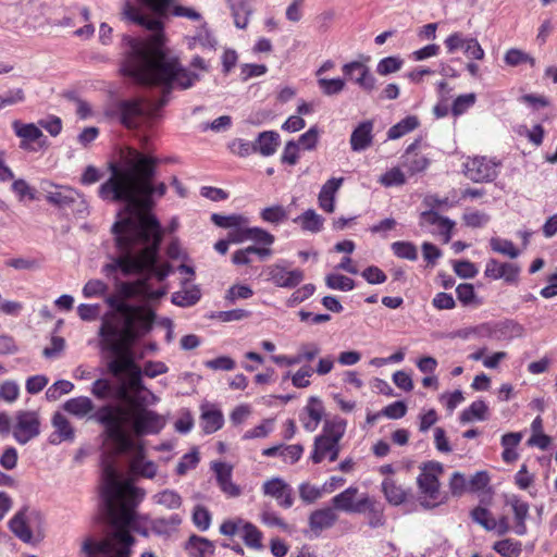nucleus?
<instances>
[{
  "mask_svg": "<svg viewBox=\"0 0 557 557\" xmlns=\"http://www.w3.org/2000/svg\"><path fill=\"white\" fill-rule=\"evenodd\" d=\"M131 156L124 165L109 164L110 177L99 186L98 195L106 201L126 203L133 213L116 221L112 232L131 231L145 236L161 230L160 222L150 211L154 207L153 195L163 197L168 187L163 182L153 184L160 162L158 158L137 150H132Z\"/></svg>",
  "mask_w": 557,
  "mask_h": 557,
  "instance_id": "obj_1",
  "label": "nucleus"
},
{
  "mask_svg": "<svg viewBox=\"0 0 557 557\" xmlns=\"http://www.w3.org/2000/svg\"><path fill=\"white\" fill-rule=\"evenodd\" d=\"M172 2L165 17L170 13ZM159 18L144 14L131 1H125L122 8L123 18L153 32L146 40L132 46L125 65V73L140 84L163 86V95L157 101L156 109L164 107L173 87L188 89L199 81V75L183 67L176 57L170 55L164 46L163 23Z\"/></svg>",
  "mask_w": 557,
  "mask_h": 557,
  "instance_id": "obj_2",
  "label": "nucleus"
},
{
  "mask_svg": "<svg viewBox=\"0 0 557 557\" xmlns=\"http://www.w3.org/2000/svg\"><path fill=\"white\" fill-rule=\"evenodd\" d=\"M94 419L103 426L107 441L111 442L117 454H126L135 448V441L126 430L131 422L135 435L158 434L165 425L163 418L146 406L129 400V407L107 404L97 409Z\"/></svg>",
  "mask_w": 557,
  "mask_h": 557,
  "instance_id": "obj_3",
  "label": "nucleus"
},
{
  "mask_svg": "<svg viewBox=\"0 0 557 557\" xmlns=\"http://www.w3.org/2000/svg\"><path fill=\"white\" fill-rule=\"evenodd\" d=\"M112 233L117 256L111 263L106 264L107 273L120 270L123 275L128 276L148 272L149 278L153 275L160 282L170 274L171 265L168 262L158 264L162 230L147 233L145 236L133 234L131 231Z\"/></svg>",
  "mask_w": 557,
  "mask_h": 557,
  "instance_id": "obj_4",
  "label": "nucleus"
},
{
  "mask_svg": "<svg viewBox=\"0 0 557 557\" xmlns=\"http://www.w3.org/2000/svg\"><path fill=\"white\" fill-rule=\"evenodd\" d=\"M101 496L106 505L110 523L115 528L113 536L120 544L114 554L107 557H129L135 537L128 527L135 519V508L144 494L131 482H121L112 465L103 468V486Z\"/></svg>",
  "mask_w": 557,
  "mask_h": 557,
  "instance_id": "obj_5",
  "label": "nucleus"
},
{
  "mask_svg": "<svg viewBox=\"0 0 557 557\" xmlns=\"http://www.w3.org/2000/svg\"><path fill=\"white\" fill-rule=\"evenodd\" d=\"M106 302L111 311L101 319L98 333L101 349L112 343L137 342L151 331L156 320L151 308L129 305L119 294L109 296Z\"/></svg>",
  "mask_w": 557,
  "mask_h": 557,
  "instance_id": "obj_6",
  "label": "nucleus"
},
{
  "mask_svg": "<svg viewBox=\"0 0 557 557\" xmlns=\"http://www.w3.org/2000/svg\"><path fill=\"white\" fill-rule=\"evenodd\" d=\"M136 342L112 343L110 347L102 348V351L109 352L112 358L107 362L108 372L114 377L127 375V391L141 392L145 386L143 383L141 368L136 363L133 346Z\"/></svg>",
  "mask_w": 557,
  "mask_h": 557,
  "instance_id": "obj_7",
  "label": "nucleus"
},
{
  "mask_svg": "<svg viewBox=\"0 0 557 557\" xmlns=\"http://www.w3.org/2000/svg\"><path fill=\"white\" fill-rule=\"evenodd\" d=\"M347 428L346 420L334 418L326 420L321 434L315 436L310 459L313 463H321L324 459L331 462L337 460L341 453L339 442L345 435Z\"/></svg>",
  "mask_w": 557,
  "mask_h": 557,
  "instance_id": "obj_8",
  "label": "nucleus"
},
{
  "mask_svg": "<svg viewBox=\"0 0 557 557\" xmlns=\"http://www.w3.org/2000/svg\"><path fill=\"white\" fill-rule=\"evenodd\" d=\"M420 474L417 484L421 494L420 505L424 509H432L442 503L440 476L444 471L443 465L438 461H428L420 467Z\"/></svg>",
  "mask_w": 557,
  "mask_h": 557,
  "instance_id": "obj_9",
  "label": "nucleus"
},
{
  "mask_svg": "<svg viewBox=\"0 0 557 557\" xmlns=\"http://www.w3.org/2000/svg\"><path fill=\"white\" fill-rule=\"evenodd\" d=\"M45 518L36 509L27 507L18 510L9 521L11 532L24 543H33L44 537Z\"/></svg>",
  "mask_w": 557,
  "mask_h": 557,
  "instance_id": "obj_10",
  "label": "nucleus"
},
{
  "mask_svg": "<svg viewBox=\"0 0 557 557\" xmlns=\"http://www.w3.org/2000/svg\"><path fill=\"white\" fill-rule=\"evenodd\" d=\"M120 123L128 128H138L146 120L152 116V111L147 110L139 98L121 100L116 103Z\"/></svg>",
  "mask_w": 557,
  "mask_h": 557,
  "instance_id": "obj_11",
  "label": "nucleus"
},
{
  "mask_svg": "<svg viewBox=\"0 0 557 557\" xmlns=\"http://www.w3.org/2000/svg\"><path fill=\"white\" fill-rule=\"evenodd\" d=\"M500 163L487 157L468 158L463 163V173L467 178L475 183L492 182L498 175Z\"/></svg>",
  "mask_w": 557,
  "mask_h": 557,
  "instance_id": "obj_12",
  "label": "nucleus"
},
{
  "mask_svg": "<svg viewBox=\"0 0 557 557\" xmlns=\"http://www.w3.org/2000/svg\"><path fill=\"white\" fill-rule=\"evenodd\" d=\"M14 440L25 445L40 434V419L36 411L20 410L15 414V423L12 429Z\"/></svg>",
  "mask_w": 557,
  "mask_h": 557,
  "instance_id": "obj_13",
  "label": "nucleus"
},
{
  "mask_svg": "<svg viewBox=\"0 0 557 557\" xmlns=\"http://www.w3.org/2000/svg\"><path fill=\"white\" fill-rule=\"evenodd\" d=\"M117 293L125 300L135 297H143L146 299H159L165 294V290H152L149 284V276H146L134 282H122L117 286Z\"/></svg>",
  "mask_w": 557,
  "mask_h": 557,
  "instance_id": "obj_14",
  "label": "nucleus"
},
{
  "mask_svg": "<svg viewBox=\"0 0 557 557\" xmlns=\"http://www.w3.org/2000/svg\"><path fill=\"white\" fill-rule=\"evenodd\" d=\"M520 271V267L516 263L490 259L485 265L484 276L494 281L503 278L506 283L517 284Z\"/></svg>",
  "mask_w": 557,
  "mask_h": 557,
  "instance_id": "obj_15",
  "label": "nucleus"
},
{
  "mask_svg": "<svg viewBox=\"0 0 557 557\" xmlns=\"http://www.w3.org/2000/svg\"><path fill=\"white\" fill-rule=\"evenodd\" d=\"M342 71L345 76L356 83L367 92L375 89V77L371 74L370 69L359 61H352L343 65Z\"/></svg>",
  "mask_w": 557,
  "mask_h": 557,
  "instance_id": "obj_16",
  "label": "nucleus"
},
{
  "mask_svg": "<svg viewBox=\"0 0 557 557\" xmlns=\"http://www.w3.org/2000/svg\"><path fill=\"white\" fill-rule=\"evenodd\" d=\"M358 492V487L351 485L339 494L335 495L332 498L333 508L349 513H362V507L367 504L366 499L369 495L363 494L359 499L356 500Z\"/></svg>",
  "mask_w": 557,
  "mask_h": 557,
  "instance_id": "obj_17",
  "label": "nucleus"
},
{
  "mask_svg": "<svg viewBox=\"0 0 557 557\" xmlns=\"http://www.w3.org/2000/svg\"><path fill=\"white\" fill-rule=\"evenodd\" d=\"M265 496L273 497L283 508H290L294 504L293 488L281 478H272L262 484Z\"/></svg>",
  "mask_w": 557,
  "mask_h": 557,
  "instance_id": "obj_18",
  "label": "nucleus"
},
{
  "mask_svg": "<svg viewBox=\"0 0 557 557\" xmlns=\"http://www.w3.org/2000/svg\"><path fill=\"white\" fill-rule=\"evenodd\" d=\"M374 121L366 120L360 122L351 132L349 144L355 152L364 151L373 145Z\"/></svg>",
  "mask_w": 557,
  "mask_h": 557,
  "instance_id": "obj_19",
  "label": "nucleus"
},
{
  "mask_svg": "<svg viewBox=\"0 0 557 557\" xmlns=\"http://www.w3.org/2000/svg\"><path fill=\"white\" fill-rule=\"evenodd\" d=\"M269 276L272 283L277 287L295 288L305 278V273L300 269L287 270L284 267L275 264L270 268Z\"/></svg>",
  "mask_w": 557,
  "mask_h": 557,
  "instance_id": "obj_20",
  "label": "nucleus"
},
{
  "mask_svg": "<svg viewBox=\"0 0 557 557\" xmlns=\"http://www.w3.org/2000/svg\"><path fill=\"white\" fill-rule=\"evenodd\" d=\"M381 486L386 500L393 506H400L413 498L410 487L399 484L392 478L384 479Z\"/></svg>",
  "mask_w": 557,
  "mask_h": 557,
  "instance_id": "obj_21",
  "label": "nucleus"
},
{
  "mask_svg": "<svg viewBox=\"0 0 557 557\" xmlns=\"http://www.w3.org/2000/svg\"><path fill=\"white\" fill-rule=\"evenodd\" d=\"M212 470L215 474L216 483L220 487V490L227 496V497H238L242 494L240 487L235 484L232 481V472L233 468L232 466L225 463V462H214L212 465Z\"/></svg>",
  "mask_w": 557,
  "mask_h": 557,
  "instance_id": "obj_22",
  "label": "nucleus"
},
{
  "mask_svg": "<svg viewBox=\"0 0 557 557\" xmlns=\"http://www.w3.org/2000/svg\"><path fill=\"white\" fill-rule=\"evenodd\" d=\"M324 414V407L322 401L317 397H310L304 408L299 420L304 429L308 432H313L319 426Z\"/></svg>",
  "mask_w": 557,
  "mask_h": 557,
  "instance_id": "obj_23",
  "label": "nucleus"
},
{
  "mask_svg": "<svg viewBox=\"0 0 557 557\" xmlns=\"http://www.w3.org/2000/svg\"><path fill=\"white\" fill-rule=\"evenodd\" d=\"M344 183V177H332L327 180L321 187L318 195L319 207L327 213H333L335 210V198Z\"/></svg>",
  "mask_w": 557,
  "mask_h": 557,
  "instance_id": "obj_24",
  "label": "nucleus"
},
{
  "mask_svg": "<svg viewBox=\"0 0 557 557\" xmlns=\"http://www.w3.org/2000/svg\"><path fill=\"white\" fill-rule=\"evenodd\" d=\"M91 394L97 399L115 398L127 400V388L125 384L114 386L108 379H98L92 383Z\"/></svg>",
  "mask_w": 557,
  "mask_h": 557,
  "instance_id": "obj_25",
  "label": "nucleus"
},
{
  "mask_svg": "<svg viewBox=\"0 0 557 557\" xmlns=\"http://www.w3.org/2000/svg\"><path fill=\"white\" fill-rule=\"evenodd\" d=\"M421 143V139H416L412 144H410L404 156L403 165L408 170V172L413 175L420 172H423L428 169L431 161L428 157L420 154L417 152V149Z\"/></svg>",
  "mask_w": 557,
  "mask_h": 557,
  "instance_id": "obj_26",
  "label": "nucleus"
},
{
  "mask_svg": "<svg viewBox=\"0 0 557 557\" xmlns=\"http://www.w3.org/2000/svg\"><path fill=\"white\" fill-rule=\"evenodd\" d=\"M120 544L116 539L113 536V533L110 536H107L100 541H94L92 539H86L83 543L82 550L88 557H95L97 555H106L109 556L115 553V549L119 548Z\"/></svg>",
  "mask_w": 557,
  "mask_h": 557,
  "instance_id": "obj_27",
  "label": "nucleus"
},
{
  "mask_svg": "<svg viewBox=\"0 0 557 557\" xmlns=\"http://www.w3.org/2000/svg\"><path fill=\"white\" fill-rule=\"evenodd\" d=\"M133 450H135V455L133 456L129 463L131 471L144 478H154L157 474V466L153 461L145 460L144 447L141 445H135Z\"/></svg>",
  "mask_w": 557,
  "mask_h": 557,
  "instance_id": "obj_28",
  "label": "nucleus"
},
{
  "mask_svg": "<svg viewBox=\"0 0 557 557\" xmlns=\"http://www.w3.org/2000/svg\"><path fill=\"white\" fill-rule=\"evenodd\" d=\"M53 186V184L51 183ZM55 190L47 191L46 200L59 208L72 206L79 197V193L70 186H57Z\"/></svg>",
  "mask_w": 557,
  "mask_h": 557,
  "instance_id": "obj_29",
  "label": "nucleus"
},
{
  "mask_svg": "<svg viewBox=\"0 0 557 557\" xmlns=\"http://www.w3.org/2000/svg\"><path fill=\"white\" fill-rule=\"evenodd\" d=\"M338 519L334 508L325 507L311 512L309 517V527L314 532L332 528Z\"/></svg>",
  "mask_w": 557,
  "mask_h": 557,
  "instance_id": "obj_30",
  "label": "nucleus"
},
{
  "mask_svg": "<svg viewBox=\"0 0 557 557\" xmlns=\"http://www.w3.org/2000/svg\"><path fill=\"white\" fill-rule=\"evenodd\" d=\"M200 421L206 434H212L219 431L224 424L222 411L208 405L201 407Z\"/></svg>",
  "mask_w": 557,
  "mask_h": 557,
  "instance_id": "obj_31",
  "label": "nucleus"
},
{
  "mask_svg": "<svg viewBox=\"0 0 557 557\" xmlns=\"http://www.w3.org/2000/svg\"><path fill=\"white\" fill-rule=\"evenodd\" d=\"M12 127L15 135L21 138L20 147L25 150L29 149L30 143L37 141L39 138L44 137L40 128L34 123L24 124L20 121H14Z\"/></svg>",
  "mask_w": 557,
  "mask_h": 557,
  "instance_id": "obj_32",
  "label": "nucleus"
},
{
  "mask_svg": "<svg viewBox=\"0 0 557 557\" xmlns=\"http://www.w3.org/2000/svg\"><path fill=\"white\" fill-rule=\"evenodd\" d=\"M234 23L238 28H246L253 11V0H228Z\"/></svg>",
  "mask_w": 557,
  "mask_h": 557,
  "instance_id": "obj_33",
  "label": "nucleus"
},
{
  "mask_svg": "<svg viewBox=\"0 0 557 557\" xmlns=\"http://www.w3.org/2000/svg\"><path fill=\"white\" fill-rule=\"evenodd\" d=\"M280 145V135L274 131L261 132L253 143L255 153L259 152L263 157L274 154Z\"/></svg>",
  "mask_w": 557,
  "mask_h": 557,
  "instance_id": "obj_34",
  "label": "nucleus"
},
{
  "mask_svg": "<svg viewBox=\"0 0 557 557\" xmlns=\"http://www.w3.org/2000/svg\"><path fill=\"white\" fill-rule=\"evenodd\" d=\"M230 238L232 242H243L245 239H252L257 243L264 245H272L274 243V236L260 227H251L246 228L244 231H236L234 233H230Z\"/></svg>",
  "mask_w": 557,
  "mask_h": 557,
  "instance_id": "obj_35",
  "label": "nucleus"
},
{
  "mask_svg": "<svg viewBox=\"0 0 557 557\" xmlns=\"http://www.w3.org/2000/svg\"><path fill=\"white\" fill-rule=\"evenodd\" d=\"M510 505L515 516V532L518 535L527 533L525 520L529 516V504L521 498L513 496L510 499Z\"/></svg>",
  "mask_w": 557,
  "mask_h": 557,
  "instance_id": "obj_36",
  "label": "nucleus"
},
{
  "mask_svg": "<svg viewBox=\"0 0 557 557\" xmlns=\"http://www.w3.org/2000/svg\"><path fill=\"white\" fill-rule=\"evenodd\" d=\"M294 223L299 224L304 231L319 233L323 228L324 219L313 209H308L295 218Z\"/></svg>",
  "mask_w": 557,
  "mask_h": 557,
  "instance_id": "obj_37",
  "label": "nucleus"
},
{
  "mask_svg": "<svg viewBox=\"0 0 557 557\" xmlns=\"http://www.w3.org/2000/svg\"><path fill=\"white\" fill-rule=\"evenodd\" d=\"M63 408L75 417L84 418L94 410V403L86 396H79L65 401Z\"/></svg>",
  "mask_w": 557,
  "mask_h": 557,
  "instance_id": "obj_38",
  "label": "nucleus"
},
{
  "mask_svg": "<svg viewBox=\"0 0 557 557\" xmlns=\"http://www.w3.org/2000/svg\"><path fill=\"white\" fill-rule=\"evenodd\" d=\"M419 125L420 122L416 115L406 116L388 129L387 137L388 139H398L414 131Z\"/></svg>",
  "mask_w": 557,
  "mask_h": 557,
  "instance_id": "obj_39",
  "label": "nucleus"
},
{
  "mask_svg": "<svg viewBox=\"0 0 557 557\" xmlns=\"http://www.w3.org/2000/svg\"><path fill=\"white\" fill-rule=\"evenodd\" d=\"M423 223L436 225L442 234L449 235L455 226V222L448 218L440 215L437 212L430 210L421 213Z\"/></svg>",
  "mask_w": 557,
  "mask_h": 557,
  "instance_id": "obj_40",
  "label": "nucleus"
},
{
  "mask_svg": "<svg viewBox=\"0 0 557 557\" xmlns=\"http://www.w3.org/2000/svg\"><path fill=\"white\" fill-rule=\"evenodd\" d=\"M366 505L362 507V513L368 512L369 524L372 528H377L384 524V511L380 504L373 498L368 496Z\"/></svg>",
  "mask_w": 557,
  "mask_h": 557,
  "instance_id": "obj_41",
  "label": "nucleus"
},
{
  "mask_svg": "<svg viewBox=\"0 0 557 557\" xmlns=\"http://www.w3.org/2000/svg\"><path fill=\"white\" fill-rule=\"evenodd\" d=\"M52 425L55 429V433L59 436V441H73L75 432L70 421L60 412L54 413L52 418Z\"/></svg>",
  "mask_w": 557,
  "mask_h": 557,
  "instance_id": "obj_42",
  "label": "nucleus"
},
{
  "mask_svg": "<svg viewBox=\"0 0 557 557\" xmlns=\"http://www.w3.org/2000/svg\"><path fill=\"white\" fill-rule=\"evenodd\" d=\"M490 247L494 252L504 255L510 259H516L520 255V250L509 239L492 237L490 239Z\"/></svg>",
  "mask_w": 557,
  "mask_h": 557,
  "instance_id": "obj_43",
  "label": "nucleus"
},
{
  "mask_svg": "<svg viewBox=\"0 0 557 557\" xmlns=\"http://www.w3.org/2000/svg\"><path fill=\"white\" fill-rule=\"evenodd\" d=\"M487 410L488 408L483 400H475L460 413V421L465 423L473 420H485Z\"/></svg>",
  "mask_w": 557,
  "mask_h": 557,
  "instance_id": "obj_44",
  "label": "nucleus"
},
{
  "mask_svg": "<svg viewBox=\"0 0 557 557\" xmlns=\"http://www.w3.org/2000/svg\"><path fill=\"white\" fill-rule=\"evenodd\" d=\"M391 249H392L393 253L399 259H405V260H409V261L418 260V249H417L416 245L411 242H406V240L394 242L391 245Z\"/></svg>",
  "mask_w": 557,
  "mask_h": 557,
  "instance_id": "obj_45",
  "label": "nucleus"
},
{
  "mask_svg": "<svg viewBox=\"0 0 557 557\" xmlns=\"http://www.w3.org/2000/svg\"><path fill=\"white\" fill-rule=\"evenodd\" d=\"M504 61L509 66H518L523 63H529L532 67L536 65V61L533 57L517 48L507 50L504 55Z\"/></svg>",
  "mask_w": 557,
  "mask_h": 557,
  "instance_id": "obj_46",
  "label": "nucleus"
},
{
  "mask_svg": "<svg viewBox=\"0 0 557 557\" xmlns=\"http://www.w3.org/2000/svg\"><path fill=\"white\" fill-rule=\"evenodd\" d=\"M242 539L246 546L260 549L262 548V532L251 522L246 523L242 533Z\"/></svg>",
  "mask_w": 557,
  "mask_h": 557,
  "instance_id": "obj_47",
  "label": "nucleus"
},
{
  "mask_svg": "<svg viewBox=\"0 0 557 557\" xmlns=\"http://www.w3.org/2000/svg\"><path fill=\"white\" fill-rule=\"evenodd\" d=\"M200 297V290L198 288H191L173 293L172 302L178 307H190L196 305Z\"/></svg>",
  "mask_w": 557,
  "mask_h": 557,
  "instance_id": "obj_48",
  "label": "nucleus"
},
{
  "mask_svg": "<svg viewBox=\"0 0 557 557\" xmlns=\"http://www.w3.org/2000/svg\"><path fill=\"white\" fill-rule=\"evenodd\" d=\"M471 518L474 522L482 525L487 531H493L497 527V521L491 513V511L484 507H475L471 511Z\"/></svg>",
  "mask_w": 557,
  "mask_h": 557,
  "instance_id": "obj_49",
  "label": "nucleus"
},
{
  "mask_svg": "<svg viewBox=\"0 0 557 557\" xmlns=\"http://www.w3.org/2000/svg\"><path fill=\"white\" fill-rule=\"evenodd\" d=\"M493 549L503 557L518 556L521 553V543L511 539L497 541Z\"/></svg>",
  "mask_w": 557,
  "mask_h": 557,
  "instance_id": "obj_50",
  "label": "nucleus"
},
{
  "mask_svg": "<svg viewBox=\"0 0 557 557\" xmlns=\"http://www.w3.org/2000/svg\"><path fill=\"white\" fill-rule=\"evenodd\" d=\"M476 96L473 92L463 94L458 96L451 104V114L457 117L466 113L471 107L474 106Z\"/></svg>",
  "mask_w": 557,
  "mask_h": 557,
  "instance_id": "obj_51",
  "label": "nucleus"
},
{
  "mask_svg": "<svg viewBox=\"0 0 557 557\" xmlns=\"http://www.w3.org/2000/svg\"><path fill=\"white\" fill-rule=\"evenodd\" d=\"M325 284L331 289L348 292L355 288V281L342 274H329Z\"/></svg>",
  "mask_w": 557,
  "mask_h": 557,
  "instance_id": "obj_52",
  "label": "nucleus"
},
{
  "mask_svg": "<svg viewBox=\"0 0 557 557\" xmlns=\"http://www.w3.org/2000/svg\"><path fill=\"white\" fill-rule=\"evenodd\" d=\"M211 221L219 227L230 228L238 227L247 222V219L240 214L222 215L213 213Z\"/></svg>",
  "mask_w": 557,
  "mask_h": 557,
  "instance_id": "obj_53",
  "label": "nucleus"
},
{
  "mask_svg": "<svg viewBox=\"0 0 557 557\" xmlns=\"http://www.w3.org/2000/svg\"><path fill=\"white\" fill-rule=\"evenodd\" d=\"M188 547L194 549L198 555H214V545L206 537L191 535L188 540Z\"/></svg>",
  "mask_w": 557,
  "mask_h": 557,
  "instance_id": "obj_54",
  "label": "nucleus"
},
{
  "mask_svg": "<svg viewBox=\"0 0 557 557\" xmlns=\"http://www.w3.org/2000/svg\"><path fill=\"white\" fill-rule=\"evenodd\" d=\"M260 216L264 222L280 224L287 219V213L284 207L277 205L262 209Z\"/></svg>",
  "mask_w": 557,
  "mask_h": 557,
  "instance_id": "obj_55",
  "label": "nucleus"
},
{
  "mask_svg": "<svg viewBox=\"0 0 557 557\" xmlns=\"http://www.w3.org/2000/svg\"><path fill=\"white\" fill-rule=\"evenodd\" d=\"M404 61L399 57H386L379 61L376 72L382 75H388L398 72L403 67Z\"/></svg>",
  "mask_w": 557,
  "mask_h": 557,
  "instance_id": "obj_56",
  "label": "nucleus"
},
{
  "mask_svg": "<svg viewBox=\"0 0 557 557\" xmlns=\"http://www.w3.org/2000/svg\"><path fill=\"white\" fill-rule=\"evenodd\" d=\"M74 389V384L67 380H59L54 382L46 392L48 400H57L62 395L69 394Z\"/></svg>",
  "mask_w": 557,
  "mask_h": 557,
  "instance_id": "obj_57",
  "label": "nucleus"
},
{
  "mask_svg": "<svg viewBox=\"0 0 557 557\" xmlns=\"http://www.w3.org/2000/svg\"><path fill=\"white\" fill-rule=\"evenodd\" d=\"M456 294L458 300L463 306L470 305H480V301L476 300V294L474 292V287L470 283H462L456 287Z\"/></svg>",
  "mask_w": 557,
  "mask_h": 557,
  "instance_id": "obj_58",
  "label": "nucleus"
},
{
  "mask_svg": "<svg viewBox=\"0 0 557 557\" xmlns=\"http://www.w3.org/2000/svg\"><path fill=\"white\" fill-rule=\"evenodd\" d=\"M379 182L385 187L401 186L406 183L404 172L395 166L386 171L379 180Z\"/></svg>",
  "mask_w": 557,
  "mask_h": 557,
  "instance_id": "obj_59",
  "label": "nucleus"
},
{
  "mask_svg": "<svg viewBox=\"0 0 557 557\" xmlns=\"http://www.w3.org/2000/svg\"><path fill=\"white\" fill-rule=\"evenodd\" d=\"M318 85L324 95L333 96L344 90L345 81L342 78H319Z\"/></svg>",
  "mask_w": 557,
  "mask_h": 557,
  "instance_id": "obj_60",
  "label": "nucleus"
},
{
  "mask_svg": "<svg viewBox=\"0 0 557 557\" xmlns=\"http://www.w3.org/2000/svg\"><path fill=\"white\" fill-rule=\"evenodd\" d=\"M314 369L309 366L305 364L299 368V370L292 375V384L296 388H306L310 385V377L313 375Z\"/></svg>",
  "mask_w": 557,
  "mask_h": 557,
  "instance_id": "obj_61",
  "label": "nucleus"
},
{
  "mask_svg": "<svg viewBox=\"0 0 557 557\" xmlns=\"http://www.w3.org/2000/svg\"><path fill=\"white\" fill-rule=\"evenodd\" d=\"M272 430H273V420L265 419L262 421V423L246 431L245 434L243 435V440L264 438L272 432Z\"/></svg>",
  "mask_w": 557,
  "mask_h": 557,
  "instance_id": "obj_62",
  "label": "nucleus"
},
{
  "mask_svg": "<svg viewBox=\"0 0 557 557\" xmlns=\"http://www.w3.org/2000/svg\"><path fill=\"white\" fill-rule=\"evenodd\" d=\"M252 295L253 290L248 285L236 284L227 289L225 300L228 304H234L237 299H248Z\"/></svg>",
  "mask_w": 557,
  "mask_h": 557,
  "instance_id": "obj_63",
  "label": "nucleus"
},
{
  "mask_svg": "<svg viewBox=\"0 0 557 557\" xmlns=\"http://www.w3.org/2000/svg\"><path fill=\"white\" fill-rule=\"evenodd\" d=\"M230 151L240 158H245L255 153L253 143H249L242 138H235L228 144Z\"/></svg>",
  "mask_w": 557,
  "mask_h": 557,
  "instance_id": "obj_64",
  "label": "nucleus"
}]
</instances>
